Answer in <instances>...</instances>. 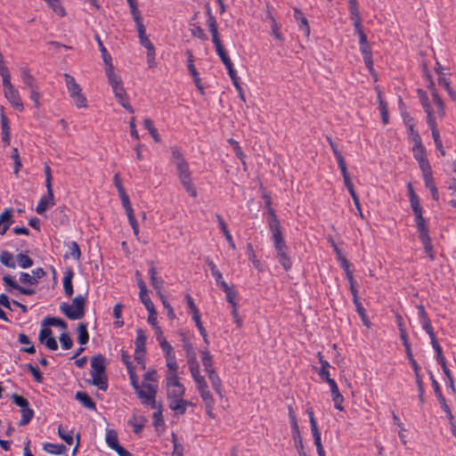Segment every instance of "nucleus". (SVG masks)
<instances>
[{
  "mask_svg": "<svg viewBox=\"0 0 456 456\" xmlns=\"http://www.w3.org/2000/svg\"><path fill=\"white\" fill-rule=\"evenodd\" d=\"M438 84L448 92L449 95L452 100L456 101V94L452 90L450 83L446 77L439 75Z\"/></svg>",
  "mask_w": 456,
  "mask_h": 456,
  "instance_id": "603ef678",
  "label": "nucleus"
},
{
  "mask_svg": "<svg viewBox=\"0 0 456 456\" xmlns=\"http://www.w3.org/2000/svg\"><path fill=\"white\" fill-rule=\"evenodd\" d=\"M264 200H265V205L268 208V215H269L268 225H269V229L272 232V240L274 243V247H275V249L277 251L278 257H279V262L282 266L285 267V252L283 251V245H282L283 236H282V232L281 230V224H280V221L275 214L274 209L271 207V204H272L271 197L269 195L265 194Z\"/></svg>",
  "mask_w": 456,
  "mask_h": 456,
  "instance_id": "f257e3e1",
  "label": "nucleus"
},
{
  "mask_svg": "<svg viewBox=\"0 0 456 456\" xmlns=\"http://www.w3.org/2000/svg\"><path fill=\"white\" fill-rule=\"evenodd\" d=\"M4 96L14 109L19 111L23 110V103L20 100L18 90L14 87L4 90Z\"/></svg>",
  "mask_w": 456,
  "mask_h": 456,
  "instance_id": "2eb2a0df",
  "label": "nucleus"
},
{
  "mask_svg": "<svg viewBox=\"0 0 456 456\" xmlns=\"http://www.w3.org/2000/svg\"><path fill=\"white\" fill-rule=\"evenodd\" d=\"M423 108L427 113V122H428V125L429 126V128L431 129V132H432V137L434 139V142H440L441 139H440V135H439V132L438 130L436 129V122L434 120V110L431 109L429 107L428 104H427L426 102H423Z\"/></svg>",
  "mask_w": 456,
  "mask_h": 456,
  "instance_id": "ddd939ff",
  "label": "nucleus"
},
{
  "mask_svg": "<svg viewBox=\"0 0 456 456\" xmlns=\"http://www.w3.org/2000/svg\"><path fill=\"white\" fill-rule=\"evenodd\" d=\"M207 25L208 27L209 32L211 33L213 44L220 42L221 39L219 37L216 20L211 19V20H207Z\"/></svg>",
  "mask_w": 456,
  "mask_h": 456,
  "instance_id": "58836bf2",
  "label": "nucleus"
},
{
  "mask_svg": "<svg viewBox=\"0 0 456 456\" xmlns=\"http://www.w3.org/2000/svg\"><path fill=\"white\" fill-rule=\"evenodd\" d=\"M25 368L33 375L34 379L37 383L43 382V374L37 366H34L31 363L25 364Z\"/></svg>",
  "mask_w": 456,
  "mask_h": 456,
  "instance_id": "49530a36",
  "label": "nucleus"
},
{
  "mask_svg": "<svg viewBox=\"0 0 456 456\" xmlns=\"http://www.w3.org/2000/svg\"><path fill=\"white\" fill-rule=\"evenodd\" d=\"M42 326H53V327H60L61 329L66 330L68 328L67 322L60 318L57 317H51L48 316L44 319L42 322Z\"/></svg>",
  "mask_w": 456,
  "mask_h": 456,
  "instance_id": "cd10ccee",
  "label": "nucleus"
},
{
  "mask_svg": "<svg viewBox=\"0 0 456 456\" xmlns=\"http://www.w3.org/2000/svg\"><path fill=\"white\" fill-rule=\"evenodd\" d=\"M215 45V47H216V53L217 55L220 57L222 62L224 63V66H230L232 62L230 57L228 56V53L227 52L225 51L223 44H222V41L220 42H216Z\"/></svg>",
  "mask_w": 456,
  "mask_h": 456,
  "instance_id": "bb28decb",
  "label": "nucleus"
},
{
  "mask_svg": "<svg viewBox=\"0 0 456 456\" xmlns=\"http://www.w3.org/2000/svg\"><path fill=\"white\" fill-rule=\"evenodd\" d=\"M91 376L90 383L98 387L100 390L106 391L108 389V376L106 374V358L104 355L98 354L91 359Z\"/></svg>",
  "mask_w": 456,
  "mask_h": 456,
  "instance_id": "f03ea898",
  "label": "nucleus"
},
{
  "mask_svg": "<svg viewBox=\"0 0 456 456\" xmlns=\"http://www.w3.org/2000/svg\"><path fill=\"white\" fill-rule=\"evenodd\" d=\"M0 263L8 268L14 269L16 267V263L13 259V256L9 251L6 250L1 252Z\"/></svg>",
  "mask_w": 456,
  "mask_h": 456,
  "instance_id": "7c9ffc66",
  "label": "nucleus"
},
{
  "mask_svg": "<svg viewBox=\"0 0 456 456\" xmlns=\"http://www.w3.org/2000/svg\"><path fill=\"white\" fill-rule=\"evenodd\" d=\"M55 205L54 201V194L53 193V200L51 198L47 195V197L43 196L36 208V211L38 215H43L46 209L50 207H53Z\"/></svg>",
  "mask_w": 456,
  "mask_h": 456,
  "instance_id": "5701e85b",
  "label": "nucleus"
},
{
  "mask_svg": "<svg viewBox=\"0 0 456 456\" xmlns=\"http://www.w3.org/2000/svg\"><path fill=\"white\" fill-rule=\"evenodd\" d=\"M58 435L68 444H71L73 443L72 432L65 431L61 425L58 428Z\"/></svg>",
  "mask_w": 456,
  "mask_h": 456,
  "instance_id": "e2e57ef3",
  "label": "nucleus"
},
{
  "mask_svg": "<svg viewBox=\"0 0 456 456\" xmlns=\"http://www.w3.org/2000/svg\"><path fill=\"white\" fill-rule=\"evenodd\" d=\"M213 389L222 395V383L216 370L207 372Z\"/></svg>",
  "mask_w": 456,
  "mask_h": 456,
  "instance_id": "2f4dec72",
  "label": "nucleus"
},
{
  "mask_svg": "<svg viewBox=\"0 0 456 456\" xmlns=\"http://www.w3.org/2000/svg\"><path fill=\"white\" fill-rule=\"evenodd\" d=\"M21 79L25 86L28 87L29 90L37 88V83L35 81L34 77L28 72L27 69H22L21 70Z\"/></svg>",
  "mask_w": 456,
  "mask_h": 456,
  "instance_id": "473e14b6",
  "label": "nucleus"
},
{
  "mask_svg": "<svg viewBox=\"0 0 456 456\" xmlns=\"http://www.w3.org/2000/svg\"><path fill=\"white\" fill-rule=\"evenodd\" d=\"M139 39H140V44L143 47H145L147 50L148 63H149V66L151 68H152V65L151 64V59H155V47L148 37H143Z\"/></svg>",
  "mask_w": 456,
  "mask_h": 456,
  "instance_id": "393cba45",
  "label": "nucleus"
},
{
  "mask_svg": "<svg viewBox=\"0 0 456 456\" xmlns=\"http://www.w3.org/2000/svg\"><path fill=\"white\" fill-rule=\"evenodd\" d=\"M189 368L194 382H197L200 380V379L204 378L200 373V364L198 362L191 363V365H189Z\"/></svg>",
  "mask_w": 456,
  "mask_h": 456,
  "instance_id": "052dcab7",
  "label": "nucleus"
},
{
  "mask_svg": "<svg viewBox=\"0 0 456 456\" xmlns=\"http://www.w3.org/2000/svg\"><path fill=\"white\" fill-rule=\"evenodd\" d=\"M21 419L19 422L20 426H25L30 422L34 416V411L28 406L20 409Z\"/></svg>",
  "mask_w": 456,
  "mask_h": 456,
  "instance_id": "e433bc0d",
  "label": "nucleus"
},
{
  "mask_svg": "<svg viewBox=\"0 0 456 456\" xmlns=\"http://www.w3.org/2000/svg\"><path fill=\"white\" fill-rule=\"evenodd\" d=\"M331 397H332V401L334 402L335 408L339 411H342V409H343L342 403H343L344 398H343L342 395L340 394L339 390L336 389V390L332 391Z\"/></svg>",
  "mask_w": 456,
  "mask_h": 456,
  "instance_id": "6e6d98bb",
  "label": "nucleus"
},
{
  "mask_svg": "<svg viewBox=\"0 0 456 456\" xmlns=\"http://www.w3.org/2000/svg\"><path fill=\"white\" fill-rule=\"evenodd\" d=\"M200 354L205 371L209 372L215 370L213 367L212 355L210 354L207 346L205 348L200 350Z\"/></svg>",
  "mask_w": 456,
  "mask_h": 456,
  "instance_id": "b1692460",
  "label": "nucleus"
},
{
  "mask_svg": "<svg viewBox=\"0 0 456 456\" xmlns=\"http://www.w3.org/2000/svg\"><path fill=\"white\" fill-rule=\"evenodd\" d=\"M247 249H248V258L252 262L253 265L256 269L261 270L260 261L258 259H256V256L255 251L253 249V246L250 243H248Z\"/></svg>",
  "mask_w": 456,
  "mask_h": 456,
  "instance_id": "4d7b16f0",
  "label": "nucleus"
},
{
  "mask_svg": "<svg viewBox=\"0 0 456 456\" xmlns=\"http://www.w3.org/2000/svg\"><path fill=\"white\" fill-rule=\"evenodd\" d=\"M167 367L170 371V374H177L178 365L176 362L175 354H167L165 355Z\"/></svg>",
  "mask_w": 456,
  "mask_h": 456,
  "instance_id": "37998d69",
  "label": "nucleus"
},
{
  "mask_svg": "<svg viewBox=\"0 0 456 456\" xmlns=\"http://www.w3.org/2000/svg\"><path fill=\"white\" fill-rule=\"evenodd\" d=\"M60 342L61 344V347L64 350L70 349L72 347V346H73L72 339L70 338L69 334L66 333V332H63V333L61 334V336H60Z\"/></svg>",
  "mask_w": 456,
  "mask_h": 456,
  "instance_id": "680f3d73",
  "label": "nucleus"
},
{
  "mask_svg": "<svg viewBox=\"0 0 456 456\" xmlns=\"http://www.w3.org/2000/svg\"><path fill=\"white\" fill-rule=\"evenodd\" d=\"M73 277H74V272L71 268H69L65 272V275L63 277L64 293L68 297H70L74 293L73 285H72Z\"/></svg>",
  "mask_w": 456,
  "mask_h": 456,
  "instance_id": "a211bd4d",
  "label": "nucleus"
},
{
  "mask_svg": "<svg viewBox=\"0 0 456 456\" xmlns=\"http://www.w3.org/2000/svg\"><path fill=\"white\" fill-rule=\"evenodd\" d=\"M149 274H150L151 285L155 289L161 290L163 288L164 281L161 278H159L157 276V269L152 263L151 264V266L149 269Z\"/></svg>",
  "mask_w": 456,
  "mask_h": 456,
  "instance_id": "4be33fe9",
  "label": "nucleus"
},
{
  "mask_svg": "<svg viewBox=\"0 0 456 456\" xmlns=\"http://www.w3.org/2000/svg\"><path fill=\"white\" fill-rule=\"evenodd\" d=\"M216 218L217 220V223H218V225H219V228L221 229L226 241L228 242L229 246L232 248V249H235L236 247H235V244L233 242V240H232V234L230 233V232L228 231L227 229V225L224 220V218L219 215V214H216Z\"/></svg>",
  "mask_w": 456,
  "mask_h": 456,
  "instance_id": "6ab92c4d",
  "label": "nucleus"
},
{
  "mask_svg": "<svg viewBox=\"0 0 456 456\" xmlns=\"http://www.w3.org/2000/svg\"><path fill=\"white\" fill-rule=\"evenodd\" d=\"M180 182L183 184L185 191L190 194V196H191L193 198H195L197 196V190H196V187L194 186L191 177H189L187 179L181 180Z\"/></svg>",
  "mask_w": 456,
  "mask_h": 456,
  "instance_id": "de8ad7c7",
  "label": "nucleus"
},
{
  "mask_svg": "<svg viewBox=\"0 0 456 456\" xmlns=\"http://www.w3.org/2000/svg\"><path fill=\"white\" fill-rule=\"evenodd\" d=\"M426 102L431 109L434 110V120L436 117L442 118L444 115V102L436 92L432 93V103L428 102L427 99H422V103Z\"/></svg>",
  "mask_w": 456,
  "mask_h": 456,
  "instance_id": "9b49d317",
  "label": "nucleus"
},
{
  "mask_svg": "<svg viewBox=\"0 0 456 456\" xmlns=\"http://www.w3.org/2000/svg\"><path fill=\"white\" fill-rule=\"evenodd\" d=\"M77 341L81 345H85L89 340V334L87 331V324L85 322L78 323L77 326Z\"/></svg>",
  "mask_w": 456,
  "mask_h": 456,
  "instance_id": "c756f323",
  "label": "nucleus"
},
{
  "mask_svg": "<svg viewBox=\"0 0 456 456\" xmlns=\"http://www.w3.org/2000/svg\"><path fill=\"white\" fill-rule=\"evenodd\" d=\"M190 25L192 27L191 28V33L193 37H198L203 41L208 40V36L206 35V33L204 32L200 26L195 23H190Z\"/></svg>",
  "mask_w": 456,
  "mask_h": 456,
  "instance_id": "3c124183",
  "label": "nucleus"
},
{
  "mask_svg": "<svg viewBox=\"0 0 456 456\" xmlns=\"http://www.w3.org/2000/svg\"><path fill=\"white\" fill-rule=\"evenodd\" d=\"M294 18L298 24L299 29L303 32L305 37L310 34V28L305 16L297 9L294 10Z\"/></svg>",
  "mask_w": 456,
  "mask_h": 456,
  "instance_id": "dca6fc26",
  "label": "nucleus"
},
{
  "mask_svg": "<svg viewBox=\"0 0 456 456\" xmlns=\"http://www.w3.org/2000/svg\"><path fill=\"white\" fill-rule=\"evenodd\" d=\"M86 304V297L77 295L73 298L72 305L61 303L60 309L69 320H80L85 316Z\"/></svg>",
  "mask_w": 456,
  "mask_h": 456,
  "instance_id": "7ed1b4c3",
  "label": "nucleus"
},
{
  "mask_svg": "<svg viewBox=\"0 0 456 456\" xmlns=\"http://www.w3.org/2000/svg\"><path fill=\"white\" fill-rule=\"evenodd\" d=\"M146 422V419L143 417H134L132 419L128 420V424L133 427L134 432L136 435H139Z\"/></svg>",
  "mask_w": 456,
  "mask_h": 456,
  "instance_id": "72a5a7b5",
  "label": "nucleus"
},
{
  "mask_svg": "<svg viewBox=\"0 0 456 456\" xmlns=\"http://www.w3.org/2000/svg\"><path fill=\"white\" fill-rule=\"evenodd\" d=\"M112 91L118 103L129 113H134V110L129 103L128 96L124 89L123 85L116 86L112 89Z\"/></svg>",
  "mask_w": 456,
  "mask_h": 456,
  "instance_id": "9d476101",
  "label": "nucleus"
},
{
  "mask_svg": "<svg viewBox=\"0 0 456 456\" xmlns=\"http://www.w3.org/2000/svg\"><path fill=\"white\" fill-rule=\"evenodd\" d=\"M106 76L112 89L123 85L121 77L114 72L112 63H110L109 67L106 68Z\"/></svg>",
  "mask_w": 456,
  "mask_h": 456,
  "instance_id": "aec40b11",
  "label": "nucleus"
},
{
  "mask_svg": "<svg viewBox=\"0 0 456 456\" xmlns=\"http://www.w3.org/2000/svg\"><path fill=\"white\" fill-rule=\"evenodd\" d=\"M38 340L41 344L45 345L49 350L55 351L58 349V343L53 336V331L50 328L45 327L41 329L38 336Z\"/></svg>",
  "mask_w": 456,
  "mask_h": 456,
  "instance_id": "1a4fd4ad",
  "label": "nucleus"
},
{
  "mask_svg": "<svg viewBox=\"0 0 456 456\" xmlns=\"http://www.w3.org/2000/svg\"><path fill=\"white\" fill-rule=\"evenodd\" d=\"M3 281L5 286L6 291L9 293H12V289H15V290L19 291L20 294L26 295V296H31L36 293V290L34 289L20 286L9 274H6L3 277Z\"/></svg>",
  "mask_w": 456,
  "mask_h": 456,
  "instance_id": "6e6552de",
  "label": "nucleus"
},
{
  "mask_svg": "<svg viewBox=\"0 0 456 456\" xmlns=\"http://www.w3.org/2000/svg\"><path fill=\"white\" fill-rule=\"evenodd\" d=\"M69 252L66 253L65 257H72L75 260H78L81 256V251L78 244L76 241H71L68 245Z\"/></svg>",
  "mask_w": 456,
  "mask_h": 456,
  "instance_id": "4c0bfd02",
  "label": "nucleus"
},
{
  "mask_svg": "<svg viewBox=\"0 0 456 456\" xmlns=\"http://www.w3.org/2000/svg\"><path fill=\"white\" fill-rule=\"evenodd\" d=\"M45 187L47 190V194L53 200V184H52V171L48 165L45 166Z\"/></svg>",
  "mask_w": 456,
  "mask_h": 456,
  "instance_id": "c03bdc74",
  "label": "nucleus"
},
{
  "mask_svg": "<svg viewBox=\"0 0 456 456\" xmlns=\"http://www.w3.org/2000/svg\"><path fill=\"white\" fill-rule=\"evenodd\" d=\"M19 280L23 284H29V285H34V286L37 285V281L35 280L33 275H30L28 273H20Z\"/></svg>",
  "mask_w": 456,
  "mask_h": 456,
  "instance_id": "0e129e2a",
  "label": "nucleus"
},
{
  "mask_svg": "<svg viewBox=\"0 0 456 456\" xmlns=\"http://www.w3.org/2000/svg\"><path fill=\"white\" fill-rule=\"evenodd\" d=\"M147 337L142 329L136 330V338L134 341L135 349H146Z\"/></svg>",
  "mask_w": 456,
  "mask_h": 456,
  "instance_id": "f704fd0d",
  "label": "nucleus"
},
{
  "mask_svg": "<svg viewBox=\"0 0 456 456\" xmlns=\"http://www.w3.org/2000/svg\"><path fill=\"white\" fill-rule=\"evenodd\" d=\"M175 166L178 170V176L180 181L191 177V172L187 161L177 163Z\"/></svg>",
  "mask_w": 456,
  "mask_h": 456,
  "instance_id": "a19ab883",
  "label": "nucleus"
},
{
  "mask_svg": "<svg viewBox=\"0 0 456 456\" xmlns=\"http://www.w3.org/2000/svg\"><path fill=\"white\" fill-rule=\"evenodd\" d=\"M192 320L194 321V322L203 338L204 343L206 344L207 346H208L210 342L208 340V336L206 331V329L203 327L202 322L200 321V314H199L192 316Z\"/></svg>",
  "mask_w": 456,
  "mask_h": 456,
  "instance_id": "c9c22d12",
  "label": "nucleus"
},
{
  "mask_svg": "<svg viewBox=\"0 0 456 456\" xmlns=\"http://www.w3.org/2000/svg\"><path fill=\"white\" fill-rule=\"evenodd\" d=\"M0 75L3 77V86L4 90L12 88L13 86L11 83V75L8 68H1Z\"/></svg>",
  "mask_w": 456,
  "mask_h": 456,
  "instance_id": "09e8293b",
  "label": "nucleus"
},
{
  "mask_svg": "<svg viewBox=\"0 0 456 456\" xmlns=\"http://www.w3.org/2000/svg\"><path fill=\"white\" fill-rule=\"evenodd\" d=\"M43 449L48 453L61 455L66 452L67 447L64 444L46 443L44 444Z\"/></svg>",
  "mask_w": 456,
  "mask_h": 456,
  "instance_id": "a878e982",
  "label": "nucleus"
},
{
  "mask_svg": "<svg viewBox=\"0 0 456 456\" xmlns=\"http://www.w3.org/2000/svg\"><path fill=\"white\" fill-rule=\"evenodd\" d=\"M421 172H422L423 180L425 182V185L430 191V192L432 194V198L435 200H438V198H439L438 190L435 184V181H434V178L432 175L431 167L425 169V170H421Z\"/></svg>",
  "mask_w": 456,
  "mask_h": 456,
  "instance_id": "f8f14e48",
  "label": "nucleus"
},
{
  "mask_svg": "<svg viewBox=\"0 0 456 456\" xmlns=\"http://www.w3.org/2000/svg\"><path fill=\"white\" fill-rule=\"evenodd\" d=\"M64 77L66 86L70 97L74 94H77L82 91L80 86L76 82L75 78L72 76H70L68 73H65Z\"/></svg>",
  "mask_w": 456,
  "mask_h": 456,
  "instance_id": "412c9836",
  "label": "nucleus"
},
{
  "mask_svg": "<svg viewBox=\"0 0 456 456\" xmlns=\"http://www.w3.org/2000/svg\"><path fill=\"white\" fill-rule=\"evenodd\" d=\"M143 126L144 127L149 131V133L151 134V135L152 136L153 140L156 142H160V136L158 133V130L154 127L153 126V123L151 121V119L150 118H144L143 120Z\"/></svg>",
  "mask_w": 456,
  "mask_h": 456,
  "instance_id": "79ce46f5",
  "label": "nucleus"
},
{
  "mask_svg": "<svg viewBox=\"0 0 456 456\" xmlns=\"http://www.w3.org/2000/svg\"><path fill=\"white\" fill-rule=\"evenodd\" d=\"M153 425L156 428V429L159 428V427L164 426V419L162 415V408L161 405L158 407V410L153 413Z\"/></svg>",
  "mask_w": 456,
  "mask_h": 456,
  "instance_id": "864d4df0",
  "label": "nucleus"
},
{
  "mask_svg": "<svg viewBox=\"0 0 456 456\" xmlns=\"http://www.w3.org/2000/svg\"><path fill=\"white\" fill-rule=\"evenodd\" d=\"M183 349L186 352V356L188 358V364L191 365L192 362H197L196 353L192 347V345L189 342L184 343Z\"/></svg>",
  "mask_w": 456,
  "mask_h": 456,
  "instance_id": "8fccbe9b",
  "label": "nucleus"
},
{
  "mask_svg": "<svg viewBox=\"0 0 456 456\" xmlns=\"http://www.w3.org/2000/svg\"><path fill=\"white\" fill-rule=\"evenodd\" d=\"M142 387L138 388L134 393L142 400V403L149 405L152 409L157 408L156 395L158 393V385L152 383H142Z\"/></svg>",
  "mask_w": 456,
  "mask_h": 456,
  "instance_id": "20e7f679",
  "label": "nucleus"
},
{
  "mask_svg": "<svg viewBox=\"0 0 456 456\" xmlns=\"http://www.w3.org/2000/svg\"><path fill=\"white\" fill-rule=\"evenodd\" d=\"M1 128H2V141L5 145H9L11 142V127L10 121L4 114V108L1 107Z\"/></svg>",
  "mask_w": 456,
  "mask_h": 456,
  "instance_id": "4468645a",
  "label": "nucleus"
},
{
  "mask_svg": "<svg viewBox=\"0 0 456 456\" xmlns=\"http://www.w3.org/2000/svg\"><path fill=\"white\" fill-rule=\"evenodd\" d=\"M319 359H320V362H321V369L319 370V376L322 379L325 380L326 379L330 378V363L326 361V360H323L321 354H319Z\"/></svg>",
  "mask_w": 456,
  "mask_h": 456,
  "instance_id": "a18cd8bd",
  "label": "nucleus"
},
{
  "mask_svg": "<svg viewBox=\"0 0 456 456\" xmlns=\"http://www.w3.org/2000/svg\"><path fill=\"white\" fill-rule=\"evenodd\" d=\"M12 400L13 403L16 404L17 406H19L20 409L25 408L29 405L28 401L25 397L19 395L17 394H13L12 395Z\"/></svg>",
  "mask_w": 456,
  "mask_h": 456,
  "instance_id": "69168bd1",
  "label": "nucleus"
},
{
  "mask_svg": "<svg viewBox=\"0 0 456 456\" xmlns=\"http://www.w3.org/2000/svg\"><path fill=\"white\" fill-rule=\"evenodd\" d=\"M17 262L20 267L27 269L33 265V260L27 253H20L16 256Z\"/></svg>",
  "mask_w": 456,
  "mask_h": 456,
  "instance_id": "ea45409f",
  "label": "nucleus"
},
{
  "mask_svg": "<svg viewBox=\"0 0 456 456\" xmlns=\"http://www.w3.org/2000/svg\"><path fill=\"white\" fill-rule=\"evenodd\" d=\"M172 157L175 161V165L177 163H182L186 161V159L183 157V154L181 151V149L177 146H174L171 148Z\"/></svg>",
  "mask_w": 456,
  "mask_h": 456,
  "instance_id": "338daca9",
  "label": "nucleus"
},
{
  "mask_svg": "<svg viewBox=\"0 0 456 456\" xmlns=\"http://www.w3.org/2000/svg\"><path fill=\"white\" fill-rule=\"evenodd\" d=\"M412 143L413 157L418 161L420 170L430 168L431 167L427 159L426 150L422 144L419 134L414 135V142Z\"/></svg>",
  "mask_w": 456,
  "mask_h": 456,
  "instance_id": "39448f33",
  "label": "nucleus"
},
{
  "mask_svg": "<svg viewBox=\"0 0 456 456\" xmlns=\"http://www.w3.org/2000/svg\"><path fill=\"white\" fill-rule=\"evenodd\" d=\"M12 223V208H5L0 215V224H8V225H11Z\"/></svg>",
  "mask_w": 456,
  "mask_h": 456,
  "instance_id": "13d9d810",
  "label": "nucleus"
},
{
  "mask_svg": "<svg viewBox=\"0 0 456 456\" xmlns=\"http://www.w3.org/2000/svg\"><path fill=\"white\" fill-rule=\"evenodd\" d=\"M71 98L74 100L75 104L77 108H86L87 106L86 98L82 94V92L78 93L77 94L72 95Z\"/></svg>",
  "mask_w": 456,
  "mask_h": 456,
  "instance_id": "774afa93",
  "label": "nucleus"
},
{
  "mask_svg": "<svg viewBox=\"0 0 456 456\" xmlns=\"http://www.w3.org/2000/svg\"><path fill=\"white\" fill-rule=\"evenodd\" d=\"M75 399L80 402L85 408L91 411L96 410L95 403L86 392L77 391L75 395Z\"/></svg>",
  "mask_w": 456,
  "mask_h": 456,
  "instance_id": "f3484780",
  "label": "nucleus"
},
{
  "mask_svg": "<svg viewBox=\"0 0 456 456\" xmlns=\"http://www.w3.org/2000/svg\"><path fill=\"white\" fill-rule=\"evenodd\" d=\"M105 440L109 447L114 451L120 446L118 440V433L114 429L107 430Z\"/></svg>",
  "mask_w": 456,
  "mask_h": 456,
  "instance_id": "c85d7f7f",
  "label": "nucleus"
},
{
  "mask_svg": "<svg viewBox=\"0 0 456 456\" xmlns=\"http://www.w3.org/2000/svg\"><path fill=\"white\" fill-rule=\"evenodd\" d=\"M127 373L129 375L131 386L133 387L134 390L136 391L141 387V386L139 385L138 377L135 373V367L127 369Z\"/></svg>",
  "mask_w": 456,
  "mask_h": 456,
  "instance_id": "bf43d9fd",
  "label": "nucleus"
},
{
  "mask_svg": "<svg viewBox=\"0 0 456 456\" xmlns=\"http://www.w3.org/2000/svg\"><path fill=\"white\" fill-rule=\"evenodd\" d=\"M415 224L418 228L419 237L427 252L431 250L430 238L428 226L422 215L415 216Z\"/></svg>",
  "mask_w": 456,
  "mask_h": 456,
  "instance_id": "0eeeda50",
  "label": "nucleus"
},
{
  "mask_svg": "<svg viewBox=\"0 0 456 456\" xmlns=\"http://www.w3.org/2000/svg\"><path fill=\"white\" fill-rule=\"evenodd\" d=\"M166 381L167 398L183 397L185 394V388L183 385L179 381L177 374H169L167 376Z\"/></svg>",
  "mask_w": 456,
  "mask_h": 456,
  "instance_id": "423d86ee",
  "label": "nucleus"
},
{
  "mask_svg": "<svg viewBox=\"0 0 456 456\" xmlns=\"http://www.w3.org/2000/svg\"><path fill=\"white\" fill-rule=\"evenodd\" d=\"M340 266L344 269L346 272V279L348 281H353V272L350 269V264L346 260V257H340V260H338Z\"/></svg>",
  "mask_w": 456,
  "mask_h": 456,
  "instance_id": "5fc2aeb1",
  "label": "nucleus"
}]
</instances>
